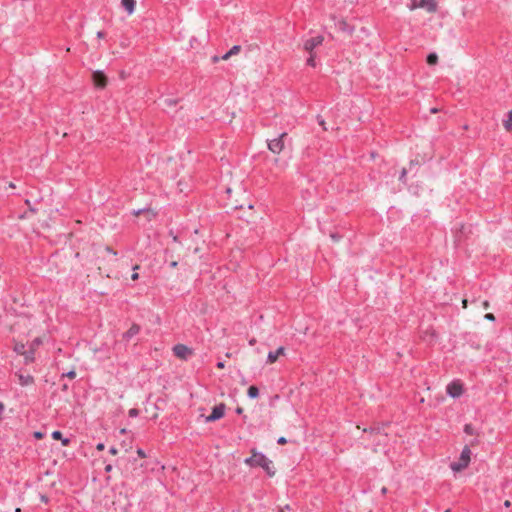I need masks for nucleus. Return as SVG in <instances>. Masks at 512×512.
<instances>
[{"label":"nucleus","instance_id":"37","mask_svg":"<svg viewBox=\"0 0 512 512\" xmlns=\"http://www.w3.org/2000/svg\"><path fill=\"white\" fill-rule=\"evenodd\" d=\"M109 452L112 454V455H116L117 454V449L115 447H111Z\"/></svg>","mask_w":512,"mask_h":512},{"label":"nucleus","instance_id":"29","mask_svg":"<svg viewBox=\"0 0 512 512\" xmlns=\"http://www.w3.org/2000/svg\"><path fill=\"white\" fill-rule=\"evenodd\" d=\"M406 174H407V170H406L405 168H403V169L401 170V174H400L399 179H400V180H403V179L405 178Z\"/></svg>","mask_w":512,"mask_h":512},{"label":"nucleus","instance_id":"36","mask_svg":"<svg viewBox=\"0 0 512 512\" xmlns=\"http://www.w3.org/2000/svg\"><path fill=\"white\" fill-rule=\"evenodd\" d=\"M462 306L464 309H466L468 307V300L467 299H463L462 300Z\"/></svg>","mask_w":512,"mask_h":512},{"label":"nucleus","instance_id":"17","mask_svg":"<svg viewBox=\"0 0 512 512\" xmlns=\"http://www.w3.org/2000/svg\"><path fill=\"white\" fill-rule=\"evenodd\" d=\"M52 437H53V439L61 440V441H62V444H63L64 446L68 445V443H69V439H67V438H62V433H61L60 431H54V432L52 433Z\"/></svg>","mask_w":512,"mask_h":512},{"label":"nucleus","instance_id":"2","mask_svg":"<svg viewBox=\"0 0 512 512\" xmlns=\"http://www.w3.org/2000/svg\"><path fill=\"white\" fill-rule=\"evenodd\" d=\"M471 459V450L469 446H465L461 452L458 461H454L450 464V468L454 472H460L468 467Z\"/></svg>","mask_w":512,"mask_h":512},{"label":"nucleus","instance_id":"38","mask_svg":"<svg viewBox=\"0 0 512 512\" xmlns=\"http://www.w3.org/2000/svg\"><path fill=\"white\" fill-rule=\"evenodd\" d=\"M319 124L323 127L324 130H327L326 123L324 120H320Z\"/></svg>","mask_w":512,"mask_h":512},{"label":"nucleus","instance_id":"48","mask_svg":"<svg viewBox=\"0 0 512 512\" xmlns=\"http://www.w3.org/2000/svg\"><path fill=\"white\" fill-rule=\"evenodd\" d=\"M110 470H111V465L106 466V471H110Z\"/></svg>","mask_w":512,"mask_h":512},{"label":"nucleus","instance_id":"22","mask_svg":"<svg viewBox=\"0 0 512 512\" xmlns=\"http://www.w3.org/2000/svg\"><path fill=\"white\" fill-rule=\"evenodd\" d=\"M464 432L466 434H469V435L476 434V431H475L474 427L471 424H466L464 426Z\"/></svg>","mask_w":512,"mask_h":512},{"label":"nucleus","instance_id":"50","mask_svg":"<svg viewBox=\"0 0 512 512\" xmlns=\"http://www.w3.org/2000/svg\"><path fill=\"white\" fill-rule=\"evenodd\" d=\"M382 493H386V488L385 487L382 489Z\"/></svg>","mask_w":512,"mask_h":512},{"label":"nucleus","instance_id":"32","mask_svg":"<svg viewBox=\"0 0 512 512\" xmlns=\"http://www.w3.org/2000/svg\"><path fill=\"white\" fill-rule=\"evenodd\" d=\"M137 454H138L140 457H142V458H144V457L146 456V455H145V452H144L142 449H138V450H137Z\"/></svg>","mask_w":512,"mask_h":512},{"label":"nucleus","instance_id":"51","mask_svg":"<svg viewBox=\"0 0 512 512\" xmlns=\"http://www.w3.org/2000/svg\"><path fill=\"white\" fill-rule=\"evenodd\" d=\"M444 512H450V510H446V511H444Z\"/></svg>","mask_w":512,"mask_h":512},{"label":"nucleus","instance_id":"42","mask_svg":"<svg viewBox=\"0 0 512 512\" xmlns=\"http://www.w3.org/2000/svg\"><path fill=\"white\" fill-rule=\"evenodd\" d=\"M218 368H224V362H218L217 363Z\"/></svg>","mask_w":512,"mask_h":512},{"label":"nucleus","instance_id":"14","mask_svg":"<svg viewBox=\"0 0 512 512\" xmlns=\"http://www.w3.org/2000/svg\"><path fill=\"white\" fill-rule=\"evenodd\" d=\"M241 51V46L234 45L227 53H225L221 59L222 60H228L230 57L237 55Z\"/></svg>","mask_w":512,"mask_h":512},{"label":"nucleus","instance_id":"31","mask_svg":"<svg viewBox=\"0 0 512 512\" xmlns=\"http://www.w3.org/2000/svg\"><path fill=\"white\" fill-rule=\"evenodd\" d=\"M277 442H278V444H285L287 442V440L285 437H280Z\"/></svg>","mask_w":512,"mask_h":512},{"label":"nucleus","instance_id":"4","mask_svg":"<svg viewBox=\"0 0 512 512\" xmlns=\"http://www.w3.org/2000/svg\"><path fill=\"white\" fill-rule=\"evenodd\" d=\"M287 137V133H282L279 137L268 141V149L274 154H280L285 148L284 139Z\"/></svg>","mask_w":512,"mask_h":512},{"label":"nucleus","instance_id":"28","mask_svg":"<svg viewBox=\"0 0 512 512\" xmlns=\"http://www.w3.org/2000/svg\"><path fill=\"white\" fill-rule=\"evenodd\" d=\"M138 415V410L137 409H130L129 410V416L130 417H136Z\"/></svg>","mask_w":512,"mask_h":512},{"label":"nucleus","instance_id":"21","mask_svg":"<svg viewBox=\"0 0 512 512\" xmlns=\"http://www.w3.org/2000/svg\"><path fill=\"white\" fill-rule=\"evenodd\" d=\"M14 351L18 354L23 355L26 352L25 346L23 344H16L14 346Z\"/></svg>","mask_w":512,"mask_h":512},{"label":"nucleus","instance_id":"13","mask_svg":"<svg viewBox=\"0 0 512 512\" xmlns=\"http://www.w3.org/2000/svg\"><path fill=\"white\" fill-rule=\"evenodd\" d=\"M284 351H285V348H284V347H279L276 351H274V352H269V353H268V357H267V361H268L269 363H273V362H275V361L278 359V357H279L280 355H283V354H284Z\"/></svg>","mask_w":512,"mask_h":512},{"label":"nucleus","instance_id":"41","mask_svg":"<svg viewBox=\"0 0 512 512\" xmlns=\"http://www.w3.org/2000/svg\"><path fill=\"white\" fill-rule=\"evenodd\" d=\"M504 506H505L506 508L510 507V506H511V502H510L509 500H506V501L504 502Z\"/></svg>","mask_w":512,"mask_h":512},{"label":"nucleus","instance_id":"35","mask_svg":"<svg viewBox=\"0 0 512 512\" xmlns=\"http://www.w3.org/2000/svg\"><path fill=\"white\" fill-rule=\"evenodd\" d=\"M289 511H290L289 505H286L285 507L280 509V512H289Z\"/></svg>","mask_w":512,"mask_h":512},{"label":"nucleus","instance_id":"1","mask_svg":"<svg viewBox=\"0 0 512 512\" xmlns=\"http://www.w3.org/2000/svg\"><path fill=\"white\" fill-rule=\"evenodd\" d=\"M244 462L251 467L263 468L270 476L274 475L275 473L272 461L269 460L264 454L257 452L256 450H252V456L246 458Z\"/></svg>","mask_w":512,"mask_h":512},{"label":"nucleus","instance_id":"26","mask_svg":"<svg viewBox=\"0 0 512 512\" xmlns=\"http://www.w3.org/2000/svg\"><path fill=\"white\" fill-rule=\"evenodd\" d=\"M484 320H495V316L492 313H486L484 315Z\"/></svg>","mask_w":512,"mask_h":512},{"label":"nucleus","instance_id":"6","mask_svg":"<svg viewBox=\"0 0 512 512\" xmlns=\"http://www.w3.org/2000/svg\"><path fill=\"white\" fill-rule=\"evenodd\" d=\"M226 406L223 403H220L213 407L212 413L205 418V422H213L221 419L225 414Z\"/></svg>","mask_w":512,"mask_h":512},{"label":"nucleus","instance_id":"12","mask_svg":"<svg viewBox=\"0 0 512 512\" xmlns=\"http://www.w3.org/2000/svg\"><path fill=\"white\" fill-rule=\"evenodd\" d=\"M121 4L124 7V9L128 12L129 15L134 13L135 7H136L135 0H122Z\"/></svg>","mask_w":512,"mask_h":512},{"label":"nucleus","instance_id":"27","mask_svg":"<svg viewBox=\"0 0 512 512\" xmlns=\"http://www.w3.org/2000/svg\"><path fill=\"white\" fill-rule=\"evenodd\" d=\"M64 376H66L70 379H73L76 377V372L72 370V371L67 372Z\"/></svg>","mask_w":512,"mask_h":512},{"label":"nucleus","instance_id":"9","mask_svg":"<svg viewBox=\"0 0 512 512\" xmlns=\"http://www.w3.org/2000/svg\"><path fill=\"white\" fill-rule=\"evenodd\" d=\"M323 42V37L317 36L307 40L304 44V49L312 53L313 49L319 46Z\"/></svg>","mask_w":512,"mask_h":512},{"label":"nucleus","instance_id":"20","mask_svg":"<svg viewBox=\"0 0 512 512\" xmlns=\"http://www.w3.org/2000/svg\"><path fill=\"white\" fill-rule=\"evenodd\" d=\"M138 331H139L138 326L133 325V326H132V327H130V329L125 333V337L129 339V338H131V336H133L134 334H136Z\"/></svg>","mask_w":512,"mask_h":512},{"label":"nucleus","instance_id":"25","mask_svg":"<svg viewBox=\"0 0 512 512\" xmlns=\"http://www.w3.org/2000/svg\"><path fill=\"white\" fill-rule=\"evenodd\" d=\"M41 343V340L39 338H36L33 342H32V345H31V349H35L38 345H40Z\"/></svg>","mask_w":512,"mask_h":512},{"label":"nucleus","instance_id":"18","mask_svg":"<svg viewBox=\"0 0 512 512\" xmlns=\"http://www.w3.org/2000/svg\"><path fill=\"white\" fill-rule=\"evenodd\" d=\"M247 394L250 398L254 399L257 398L259 395V390L256 386H250L248 388Z\"/></svg>","mask_w":512,"mask_h":512},{"label":"nucleus","instance_id":"10","mask_svg":"<svg viewBox=\"0 0 512 512\" xmlns=\"http://www.w3.org/2000/svg\"><path fill=\"white\" fill-rule=\"evenodd\" d=\"M15 375L17 376L19 384L21 386H29L34 383V378L29 374L24 375L20 372H17Z\"/></svg>","mask_w":512,"mask_h":512},{"label":"nucleus","instance_id":"39","mask_svg":"<svg viewBox=\"0 0 512 512\" xmlns=\"http://www.w3.org/2000/svg\"><path fill=\"white\" fill-rule=\"evenodd\" d=\"M105 250L109 253H112L113 255H116V252L113 251L110 247H106Z\"/></svg>","mask_w":512,"mask_h":512},{"label":"nucleus","instance_id":"40","mask_svg":"<svg viewBox=\"0 0 512 512\" xmlns=\"http://www.w3.org/2000/svg\"><path fill=\"white\" fill-rule=\"evenodd\" d=\"M170 265H171L172 268H176L177 265H178V262L177 261H172Z\"/></svg>","mask_w":512,"mask_h":512},{"label":"nucleus","instance_id":"7","mask_svg":"<svg viewBox=\"0 0 512 512\" xmlns=\"http://www.w3.org/2000/svg\"><path fill=\"white\" fill-rule=\"evenodd\" d=\"M173 353L176 357L186 360L192 355V350L183 344H177L173 347Z\"/></svg>","mask_w":512,"mask_h":512},{"label":"nucleus","instance_id":"19","mask_svg":"<svg viewBox=\"0 0 512 512\" xmlns=\"http://www.w3.org/2000/svg\"><path fill=\"white\" fill-rule=\"evenodd\" d=\"M438 62V56L436 53H430L427 56V63L428 65H436Z\"/></svg>","mask_w":512,"mask_h":512},{"label":"nucleus","instance_id":"15","mask_svg":"<svg viewBox=\"0 0 512 512\" xmlns=\"http://www.w3.org/2000/svg\"><path fill=\"white\" fill-rule=\"evenodd\" d=\"M503 127L507 132H512V109L508 112L507 118L503 120Z\"/></svg>","mask_w":512,"mask_h":512},{"label":"nucleus","instance_id":"11","mask_svg":"<svg viewBox=\"0 0 512 512\" xmlns=\"http://www.w3.org/2000/svg\"><path fill=\"white\" fill-rule=\"evenodd\" d=\"M470 304L477 311L487 310L490 306L489 302L487 300H483V301L473 300Z\"/></svg>","mask_w":512,"mask_h":512},{"label":"nucleus","instance_id":"44","mask_svg":"<svg viewBox=\"0 0 512 512\" xmlns=\"http://www.w3.org/2000/svg\"><path fill=\"white\" fill-rule=\"evenodd\" d=\"M255 342H256V340L253 338V339H251V340L249 341V344H250V345H254V344H255Z\"/></svg>","mask_w":512,"mask_h":512},{"label":"nucleus","instance_id":"24","mask_svg":"<svg viewBox=\"0 0 512 512\" xmlns=\"http://www.w3.org/2000/svg\"><path fill=\"white\" fill-rule=\"evenodd\" d=\"M307 64L310 65L311 67H315L316 66L315 57H314V55L312 53H311L310 57L307 60Z\"/></svg>","mask_w":512,"mask_h":512},{"label":"nucleus","instance_id":"5","mask_svg":"<svg viewBox=\"0 0 512 512\" xmlns=\"http://www.w3.org/2000/svg\"><path fill=\"white\" fill-rule=\"evenodd\" d=\"M463 391V384L459 380L452 381L446 387L447 394L452 398H459Z\"/></svg>","mask_w":512,"mask_h":512},{"label":"nucleus","instance_id":"23","mask_svg":"<svg viewBox=\"0 0 512 512\" xmlns=\"http://www.w3.org/2000/svg\"><path fill=\"white\" fill-rule=\"evenodd\" d=\"M139 268H140V265H138V264L133 266L134 273L131 275V279L133 281L138 280V278H139V274L136 272Z\"/></svg>","mask_w":512,"mask_h":512},{"label":"nucleus","instance_id":"45","mask_svg":"<svg viewBox=\"0 0 512 512\" xmlns=\"http://www.w3.org/2000/svg\"><path fill=\"white\" fill-rule=\"evenodd\" d=\"M174 242H178V237L176 235L172 236Z\"/></svg>","mask_w":512,"mask_h":512},{"label":"nucleus","instance_id":"49","mask_svg":"<svg viewBox=\"0 0 512 512\" xmlns=\"http://www.w3.org/2000/svg\"><path fill=\"white\" fill-rule=\"evenodd\" d=\"M438 110L436 108L432 109L431 112L432 113H436Z\"/></svg>","mask_w":512,"mask_h":512},{"label":"nucleus","instance_id":"30","mask_svg":"<svg viewBox=\"0 0 512 512\" xmlns=\"http://www.w3.org/2000/svg\"><path fill=\"white\" fill-rule=\"evenodd\" d=\"M104 37H105V33L104 32H102V31H98L97 32V38L98 39H103Z\"/></svg>","mask_w":512,"mask_h":512},{"label":"nucleus","instance_id":"33","mask_svg":"<svg viewBox=\"0 0 512 512\" xmlns=\"http://www.w3.org/2000/svg\"><path fill=\"white\" fill-rule=\"evenodd\" d=\"M34 437L37 438V439H40V438L43 437V434L41 432L37 431V432L34 433Z\"/></svg>","mask_w":512,"mask_h":512},{"label":"nucleus","instance_id":"8","mask_svg":"<svg viewBox=\"0 0 512 512\" xmlns=\"http://www.w3.org/2000/svg\"><path fill=\"white\" fill-rule=\"evenodd\" d=\"M92 81L97 88H105L107 85V77L102 71H94Z\"/></svg>","mask_w":512,"mask_h":512},{"label":"nucleus","instance_id":"47","mask_svg":"<svg viewBox=\"0 0 512 512\" xmlns=\"http://www.w3.org/2000/svg\"><path fill=\"white\" fill-rule=\"evenodd\" d=\"M219 58L217 56L213 57V62H217Z\"/></svg>","mask_w":512,"mask_h":512},{"label":"nucleus","instance_id":"43","mask_svg":"<svg viewBox=\"0 0 512 512\" xmlns=\"http://www.w3.org/2000/svg\"><path fill=\"white\" fill-rule=\"evenodd\" d=\"M375 431H377V433H379V429L370 428V433H374Z\"/></svg>","mask_w":512,"mask_h":512},{"label":"nucleus","instance_id":"3","mask_svg":"<svg viewBox=\"0 0 512 512\" xmlns=\"http://www.w3.org/2000/svg\"><path fill=\"white\" fill-rule=\"evenodd\" d=\"M418 8L425 9L429 13H434L437 10V2L436 0H411L409 9L413 11Z\"/></svg>","mask_w":512,"mask_h":512},{"label":"nucleus","instance_id":"16","mask_svg":"<svg viewBox=\"0 0 512 512\" xmlns=\"http://www.w3.org/2000/svg\"><path fill=\"white\" fill-rule=\"evenodd\" d=\"M24 362L25 364H29L34 361V350L30 349L29 351H26L24 354Z\"/></svg>","mask_w":512,"mask_h":512},{"label":"nucleus","instance_id":"46","mask_svg":"<svg viewBox=\"0 0 512 512\" xmlns=\"http://www.w3.org/2000/svg\"><path fill=\"white\" fill-rule=\"evenodd\" d=\"M236 412H237L238 414H241V413H242V408H237Z\"/></svg>","mask_w":512,"mask_h":512},{"label":"nucleus","instance_id":"34","mask_svg":"<svg viewBox=\"0 0 512 512\" xmlns=\"http://www.w3.org/2000/svg\"><path fill=\"white\" fill-rule=\"evenodd\" d=\"M104 447H105V446H104V444H103V443H99V444H97V446H96L97 450H99V451L104 450Z\"/></svg>","mask_w":512,"mask_h":512}]
</instances>
